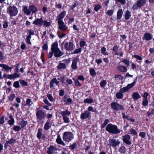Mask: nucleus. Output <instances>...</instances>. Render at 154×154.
I'll return each instance as SVG.
<instances>
[{"label":"nucleus","instance_id":"obj_3","mask_svg":"<svg viewBox=\"0 0 154 154\" xmlns=\"http://www.w3.org/2000/svg\"><path fill=\"white\" fill-rule=\"evenodd\" d=\"M18 12L17 8L15 6H9L7 8V12L11 17L17 15Z\"/></svg>","mask_w":154,"mask_h":154},{"label":"nucleus","instance_id":"obj_13","mask_svg":"<svg viewBox=\"0 0 154 154\" xmlns=\"http://www.w3.org/2000/svg\"><path fill=\"white\" fill-rule=\"evenodd\" d=\"M43 20L42 17L40 18H37L35 20L33 23L35 25L42 26L43 24Z\"/></svg>","mask_w":154,"mask_h":154},{"label":"nucleus","instance_id":"obj_20","mask_svg":"<svg viewBox=\"0 0 154 154\" xmlns=\"http://www.w3.org/2000/svg\"><path fill=\"white\" fill-rule=\"evenodd\" d=\"M132 97L134 100H138L141 97L140 96L137 92H134L132 95Z\"/></svg>","mask_w":154,"mask_h":154},{"label":"nucleus","instance_id":"obj_51","mask_svg":"<svg viewBox=\"0 0 154 154\" xmlns=\"http://www.w3.org/2000/svg\"><path fill=\"white\" fill-rule=\"evenodd\" d=\"M101 6L99 5H96L94 8V10L96 11H98L101 8Z\"/></svg>","mask_w":154,"mask_h":154},{"label":"nucleus","instance_id":"obj_35","mask_svg":"<svg viewBox=\"0 0 154 154\" xmlns=\"http://www.w3.org/2000/svg\"><path fill=\"white\" fill-rule=\"evenodd\" d=\"M42 131V129L40 128H39L38 130V133L37 135V137L38 139H40L42 136V133L41 132Z\"/></svg>","mask_w":154,"mask_h":154},{"label":"nucleus","instance_id":"obj_59","mask_svg":"<svg viewBox=\"0 0 154 154\" xmlns=\"http://www.w3.org/2000/svg\"><path fill=\"white\" fill-rule=\"evenodd\" d=\"M75 84L76 86H80L81 85V84L79 82L78 79L75 80Z\"/></svg>","mask_w":154,"mask_h":154},{"label":"nucleus","instance_id":"obj_32","mask_svg":"<svg viewBox=\"0 0 154 154\" xmlns=\"http://www.w3.org/2000/svg\"><path fill=\"white\" fill-rule=\"evenodd\" d=\"M50 123L49 122H47L45 124L44 128L46 130H48L50 128Z\"/></svg>","mask_w":154,"mask_h":154},{"label":"nucleus","instance_id":"obj_29","mask_svg":"<svg viewBox=\"0 0 154 154\" xmlns=\"http://www.w3.org/2000/svg\"><path fill=\"white\" fill-rule=\"evenodd\" d=\"M27 124V121H24L22 120L20 123V125L21 126V128H23L25 127Z\"/></svg>","mask_w":154,"mask_h":154},{"label":"nucleus","instance_id":"obj_43","mask_svg":"<svg viewBox=\"0 0 154 154\" xmlns=\"http://www.w3.org/2000/svg\"><path fill=\"white\" fill-rule=\"evenodd\" d=\"M13 86L16 88H19L20 86L19 82L16 81L14 82V83Z\"/></svg>","mask_w":154,"mask_h":154},{"label":"nucleus","instance_id":"obj_60","mask_svg":"<svg viewBox=\"0 0 154 154\" xmlns=\"http://www.w3.org/2000/svg\"><path fill=\"white\" fill-rule=\"evenodd\" d=\"M86 44V42L84 41H81L80 42V45L81 47H83Z\"/></svg>","mask_w":154,"mask_h":154},{"label":"nucleus","instance_id":"obj_45","mask_svg":"<svg viewBox=\"0 0 154 154\" xmlns=\"http://www.w3.org/2000/svg\"><path fill=\"white\" fill-rule=\"evenodd\" d=\"M148 104V100L146 98H144L142 102L143 105L144 106H146Z\"/></svg>","mask_w":154,"mask_h":154},{"label":"nucleus","instance_id":"obj_38","mask_svg":"<svg viewBox=\"0 0 154 154\" xmlns=\"http://www.w3.org/2000/svg\"><path fill=\"white\" fill-rule=\"evenodd\" d=\"M31 38V36H30V35H28L27 36L26 38V42L30 45H31V44L30 41Z\"/></svg>","mask_w":154,"mask_h":154},{"label":"nucleus","instance_id":"obj_26","mask_svg":"<svg viewBox=\"0 0 154 154\" xmlns=\"http://www.w3.org/2000/svg\"><path fill=\"white\" fill-rule=\"evenodd\" d=\"M71 114V113L68 110H66L65 111H63L60 112L63 117L66 116L67 115L69 116Z\"/></svg>","mask_w":154,"mask_h":154},{"label":"nucleus","instance_id":"obj_31","mask_svg":"<svg viewBox=\"0 0 154 154\" xmlns=\"http://www.w3.org/2000/svg\"><path fill=\"white\" fill-rule=\"evenodd\" d=\"M101 51V53L105 55H108V54L106 51V48L104 47L102 48Z\"/></svg>","mask_w":154,"mask_h":154},{"label":"nucleus","instance_id":"obj_1","mask_svg":"<svg viewBox=\"0 0 154 154\" xmlns=\"http://www.w3.org/2000/svg\"><path fill=\"white\" fill-rule=\"evenodd\" d=\"M51 49L54 54V56L56 57H60L64 54L58 48V43L57 42L54 43L52 44Z\"/></svg>","mask_w":154,"mask_h":154},{"label":"nucleus","instance_id":"obj_2","mask_svg":"<svg viewBox=\"0 0 154 154\" xmlns=\"http://www.w3.org/2000/svg\"><path fill=\"white\" fill-rule=\"evenodd\" d=\"M106 130L108 132L114 134L119 133L121 132L120 130L118 129L117 126L111 124L107 125Z\"/></svg>","mask_w":154,"mask_h":154},{"label":"nucleus","instance_id":"obj_48","mask_svg":"<svg viewBox=\"0 0 154 154\" xmlns=\"http://www.w3.org/2000/svg\"><path fill=\"white\" fill-rule=\"evenodd\" d=\"M106 84V82L105 80L102 81L100 83V85L103 88H104L105 85Z\"/></svg>","mask_w":154,"mask_h":154},{"label":"nucleus","instance_id":"obj_30","mask_svg":"<svg viewBox=\"0 0 154 154\" xmlns=\"http://www.w3.org/2000/svg\"><path fill=\"white\" fill-rule=\"evenodd\" d=\"M131 16V15H130V12L129 11H127L125 14V19L126 20H128L130 18Z\"/></svg>","mask_w":154,"mask_h":154},{"label":"nucleus","instance_id":"obj_50","mask_svg":"<svg viewBox=\"0 0 154 154\" xmlns=\"http://www.w3.org/2000/svg\"><path fill=\"white\" fill-rule=\"evenodd\" d=\"M82 51V48H79L77 49H76L74 51L73 54H78L80 53Z\"/></svg>","mask_w":154,"mask_h":154},{"label":"nucleus","instance_id":"obj_11","mask_svg":"<svg viewBox=\"0 0 154 154\" xmlns=\"http://www.w3.org/2000/svg\"><path fill=\"white\" fill-rule=\"evenodd\" d=\"M59 26V29L61 30L62 31H65L67 29V27L66 26L63 21H60L57 22Z\"/></svg>","mask_w":154,"mask_h":154},{"label":"nucleus","instance_id":"obj_36","mask_svg":"<svg viewBox=\"0 0 154 154\" xmlns=\"http://www.w3.org/2000/svg\"><path fill=\"white\" fill-rule=\"evenodd\" d=\"M84 102L85 103H90L93 102V100L92 99L87 98L84 100Z\"/></svg>","mask_w":154,"mask_h":154},{"label":"nucleus","instance_id":"obj_64","mask_svg":"<svg viewBox=\"0 0 154 154\" xmlns=\"http://www.w3.org/2000/svg\"><path fill=\"white\" fill-rule=\"evenodd\" d=\"M154 114V109H152V110L150 112H147V115L148 116H150L151 115H152Z\"/></svg>","mask_w":154,"mask_h":154},{"label":"nucleus","instance_id":"obj_8","mask_svg":"<svg viewBox=\"0 0 154 154\" xmlns=\"http://www.w3.org/2000/svg\"><path fill=\"white\" fill-rule=\"evenodd\" d=\"M109 141V145L113 147H115L116 146H118L120 143V142L119 140L115 139H110Z\"/></svg>","mask_w":154,"mask_h":154},{"label":"nucleus","instance_id":"obj_7","mask_svg":"<svg viewBox=\"0 0 154 154\" xmlns=\"http://www.w3.org/2000/svg\"><path fill=\"white\" fill-rule=\"evenodd\" d=\"M62 44H64V48L65 49L68 51H72L75 48V46L73 42H64L62 43Z\"/></svg>","mask_w":154,"mask_h":154},{"label":"nucleus","instance_id":"obj_33","mask_svg":"<svg viewBox=\"0 0 154 154\" xmlns=\"http://www.w3.org/2000/svg\"><path fill=\"white\" fill-rule=\"evenodd\" d=\"M3 78L6 79H12V74L7 75L6 73H5L3 75Z\"/></svg>","mask_w":154,"mask_h":154},{"label":"nucleus","instance_id":"obj_12","mask_svg":"<svg viewBox=\"0 0 154 154\" xmlns=\"http://www.w3.org/2000/svg\"><path fill=\"white\" fill-rule=\"evenodd\" d=\"M91 117V113L88 111H86L84 113H82L80 116L81 119H84L88 118Z\"/></svg>","mask_w":154,"mask_h":154},{"label":"nucleus","instance_id":"obj_44","mask_svg":"<svg viewBox=\"0 0 154 154\" xmlns=\"http://www.w3.org/2000/svg\"><path fill=\"white\" fill-rule=\"evenodd\" d=\"M52 81L53 82H54V83H55L58 86H59V82L57 80L56 78H54L52 79Z\"/></svg>","mask_w":154,"mask_h":154},{"label":"nucleus","instance_id":"obj_9","mask_svg":"<svg viewBox=\"0 0 154 154\" xmlns=\"http://www.w3.org/2000/svg\"><path fill=\"white\" fill-rule=\"evenodd\" d=\"M131 139L130 136L128 134L122 136V140L123 142L128 145H130L131 144V142L130 140Z\"/></svg>","mask_w":154,"mask_h":154},{"label":"nucleus","instance_id":"obj_42","mask_svg":"<svg viewBox=\"0 0 154 154\" xmlns=\"http://www.w3.org/2000/svg\"><path fill=\"white\" fill-rule=\"evenodd\" d=\"M122 62H123L127 66H128L129 65V60L124 59L122 60Z\"/></svg>","mask_w":154,"mask_h":154},{"label":"nucleus","instance_id":"obj_58","mask_svg":"<svg viewBox=\"0 0 154 154\" xmlns=\"http://www.w3.org/2000/svg\"><path fill=\"white\" fill-rule=\"evenodd\" d=\"M113 13V11L112 10H109L107 12V14L111 16L112 15Z\"/></svg>","mask_w":154,"mask_h":154},{"label":"nucleus","instance_id":"obj_46","mask_svg":"<svg viewBox=\"0 0 154 154\" xmlns=\"http://www.w3.org/2000/svg\"><path fill=\"white\" fill-rule=\"evenodd\" d=\"M15 140L13 139L12 138H11L9 140H8L6 142V144H12V143H14Z\"/></svg>","mask_w":154,"mask_h":154},{"label":"nucleus","instance_id":"obj_56","mask_svg":"<svg viewBox=\"0 0 154 154\" xmlns=\"http://www.w3.org/2000/svg\"><path fill=\"white\" fill-rule=\"evenodd\" d=\"M43 23H44V25L46 27H48L50 25V23L46 20L43 21Z\"/></svg>","mask_w":154,"mask_h":154},{"label":"nucleus","instance_id":"obj_19","mask_svg":"<svg viewBox=\"0 0 154 154\" xmlns=\"http://www.w3.org/2000/svg\"><path fill=\"white\" fill-rule=\"evenodd\" d=\"M56 141L57 143L58 144H61L63 146L65 145V143L63 142L60 137V135H58L57 136V137L56 139Z\"/></svg>","mask_w":154,"mask_h":154},{"label":"nucleus","instance_id":"obj_57","mask_svg":"<svg viewBox=\"0 0 154 154\" xmlns=\"http://www.w3.org/2000/svg\"><path fill=\"white\" fill-rule=\"evenodd\" d=\"M115 78H118L122 80L123 79V77L120 75H116L115 76Z\"/></svg>","mask_w":154,"mask_h":154},{"label":"nucleus","instance_id":"obj_54","mask_svg":"<svg viewBox=\"0 0 154 154\" xmlns=\"http://www.w3.org/2000/svg\"><path fill=\"white\" fill-rule=\"evenodd\" d=\"M20 83L23 85L26 86L27 85V83L26 82L23 80H21L20 81Z\"/></svg>","mask_w":154,"mask_h":154},{"label":"nucleus","instance_id":"obj_41","mask_svg":"<svg viewBox=\"0 0 154 154\" xmlns=\"http://www.w3.org/2000/svg\"><path fill=\"white\" fill-rule=\"evenodd\" d=\"M63 119L64 122L66 123H69L70 122L69 118L67 116L63 117Z\"/></svg>","mask_w":154,"mask_h":154},{"label":"nucleus","instance_id":"obj_47","mask_svg":"<svg viewBox=\"0 0 154 154\" xmlns=\"http://www.w3.org/2000/svg\"><path fill=\"white\" fill-rule=\"evenodd\" d=\"M90 74L92 76H94L96 75V73L95 72V70L93 69H91L90 70Z\"/></svg>","mask_w":154,"mask_h":154},{"label":"nucleus","instance_id":"obj_23","mask_svg":"<svg viewBox=\"0 0 154 154\" xmlns=\"http://www.w3.org/2000/svg\"><path fill=\"white\" fill-rule=\"evenodd\" d=\"M29 8L32 13H35L37 11L36 7L33 5H29Z\"/></svg>","mask_w":154,"mask_h":154},{"label":"nucleus","instance_id":"obj_62","mask_svg":"<svg viewBox=\"0 0 154 154\" xmlns=\"http://www.w3.org/2000/svg\"><path fill=\"white\" fill-rule=\"evenodd\" d=\"M139 135L142 138H144L146 136V133L144 132H140Z\"/></svg>","mask_w":154,"mask_h":154},{"label":"nucleus","instance_id":"obj_17","mask_svg":"<svg viewBox=\"0 0 154 154\" xmlns=\"http://www.w3.org/2000/svg\"><path fill=\"white\" fill-rule=\"evenodd\" d=\"M0 66L2 67L4 70L6 71L11 70L12 68V67H10L8 65L5 64H0Z\"/></svg>","mask_w":154,"mask_h":154},{"label":"nucleus","instance_id":"obj_24","mask_svg":"<svg viewBox=\"0 0 154 154\" xmlns=\"http://www.w3.org/2000/svg\"><path fill=\"white\" fill-rule=\"evenodd\" d=\"M123 11L122 9H120L118 11L117 13V19H120L122 15Z\"/></svg>","mask_w":154,"mask_h":154},{"label":"nucleus","instance_id":"obj_61","mask_svg":"<svg viewBox=\"0 0 154 154\" xmlns=\"http://www.w3.org/2000/svg\"><path fill=\"white\" fill-rule=\"evenodd\" d=\"M64 93L65 92L64 90L63 89H62L60 91L59 94L60 96H62L64 95Z\"/></svg>","mask_w":154,"mask_h":154},{"label":"nucleus","instance_id":"obj_14","mask_svg":"<svg viewBox=\"0 0 154 154\" xmlns=\"http://www.w3.org/2000/svg\"><path fill=\"white\" fill-rule=\"evenodd\" d=\"M66 12L65 11H63L61 13H60L59 15L57 17V18L56 19V20H58V22L60 21H63L61 20L64 17L65 14Z\"/></svg>","mask_w":154,"mask_h":154},{"label":"nucleus","instance_id":"obj_39","mask_svg":"<svg viewBox=\"0 0 154 154\" xmlns=\"http://www.w3.org/2000/svg\"><path fill=\"white\" fill-rule=\"evenodd\" d=\"M88 110L89 112L90 111L94 112H96L97 111L96 109H94L91 106H90L88 108Z\"/></svg>","mask_w":154,"mask_h":154},{"label":"nucleus","instance_id":"obj_5","mask_svg":"<svg viewBox=\"0 0 154 154\" xmlns=\"http://www.w3.org/2000/svg\"><path fill=\"white\" fill-rule=\"evenodd\" d=\"M146 3V0H138L137 1L136 3L134 4L132 8L134 10H137L138 8L143 6Z\"/></svg>","mask_w":154,"mask_h":154},{"label":"nucleus","instance_id":"obj_4","mask_svg":"<svg viewBox=\"0 0 154 154\" xmlns=\"http://www.w3.org/2000/svg\"><path fill=\"white\" fill-rule=\"evenodd\" d=\"M73 135L72 133L65 132L63 134V138L64 140L68 142L71 141L73 138Z\"/></svg>","mask_w":154,"mask_h":154},{"label":"nucleus","instance_id":"obj_28","mask_svg":"<svg viewBox=\"0 0 154 154\" xmlns=\"http://www.w3.org/2000/svg\"><path fill=\"white\" fill-rule=\"evenodd\" d=\"M137 77H136L134 81L133 82L130 84H128L126 86L128 90L132 88L135 84L137 80Z\"/></svg>","mask_w":154,"mask_h":154},{"label":"nucleus","instance_id":"obj_63","mask_svg":"<svg viewBox=\"0 0 154 154\" xmlns=\"http://www.w3.org/2000/svg\"><path fill=\"white\" fill-rule=\"evenodd\" d=\"M54 53L52 51L51 52H49L48 55V58H51L52 57Z\"/></svg>","mask_w":154,"mask_h":154},{"label":"nucleus","instance_id":"obj_55","mask_svg":"<svg viewBox=\"0 0 154 154\" xmlns=\"http://www.w3.org/2000/svg\"><path fill=\"white\" fill-rule=\"evenodd\" d=\"M47 97L48 98V99L51 101H53V98L52 96L51 95V94H48L47 95Z\"/></svg>","mask_w":154,"mask_h":154},{"label":"nucleus","instance_id":"obj_34","mask_svg":"<svg viewBox=\"0 0 154 154\" xmlns=\"http://www.w3.org/2000/svg\"><path fill=\"white\" fill-rule=\"evenodd\" d=\"M128 89L127 88V87H124L122 88H121L120 89V91H121L122 93H125L126 92H127L128 91Z\"/></svg>","mask_w":154,"mask_h":154},{"label":"nucleus","instance_id":"obj_27","mask_svg":"<svg viewBox=\"0 0 154 154\" xmlns=\"http://www.w3.org/2000/svg\"><path fill=\"white\" fill-rule=\"evenodd\" d=\"M124 96V94L119 90V92H117L116 94V97L118 99H121Z\"/></svg>","mask_w":154,"mask_h":154},{"label":"nucleus","instance_id":"obj_40","mask_svg":"<svg viewBox=\"0 0 154 154\" xmlns=\"http://www.w3.org/2000/svg\"><path fill=\"white\" fill-rule=\"evenodd\" d=\"M77 144L75 142H74L72 145L69 146V148L71 150H73L75 148Z\"/></svg>","mask_w":154,"mask_h":154},{"label":"nucleus","instance_id":"obj_21","mask_svg":"<svg viewBox=\"0 0 154 154\" xmlns=\"http://www.w3.org/2000/svg\"><path fill=\"white\" fill-rule=\"evenodd\" d=\"M117 68L119 71L123 72H126L127 71V68L124 66H117Z\"/></svg>","mask_w":154,"mask_h":154},{"label":"nucleus","instance_id":"obj_16","mask_svg":"<svg viewBox=\"0 0 154 154\" xmlns=\"http://www.w3.org/2000/svg\"><path fill=\"white\" fill-rule=\"evenodd\" d=\"M152 36L149 33H145L143 37V40H145L146 41H149L152 39Z\"/></svg>","mask_w":154,"mask_h":154},{"label":"nucleus","instance_id":"obj_10","mask_svg":"<svg viewBox=\"0 0 154 154\" xmlns=\"http://www.w3.org/2000/svg\"><path fill=\"white\" fill-rule=\"evenodd\" d=\"M36 116L39 120L43 119L45 116V113L42 110H38V109L36 111Z\"/></svg>","mask_w":154,"mask_h":154},{"label":"nucleus","instance_id":"obj_53","mask_svg":"<svg viewBox=\"0 0 154 154\" xmlns=\"http://www.w3.org/2000/svg\"><path fill=\"white\" fill-rule=\"evenodd\" d=\"M20 74H18L17 73H14L13 74H12V79L14 78H18V77H20Z\"/></svg>","mask_w":154,"mask_h":154},{"label":"nucleus","instance_id":"obj_49","mask_svg":"<svg viewBox=\"0 0 154 154\" xmlns=\"http://www.w3.org/2000/svg\"><path fill=\"white\" fill-rule=\"evenodd\" d=\"M130 134H133L135 135H137V132L135 130L133 129H130Z\"/></svg>","mask_w":154,"mask_h":154},{"label":"nucleus","instance_id":"obj_37","mask_svg":"<svg viewBox=\"0 0 154 154\" xmlns=\"http://www.w3.org/2000/svg\"><path fill=\"white\" fill-rule=\"evenodd\" d=\"M21 128L19 126L15 125L14 126L13 128L14 130L16 131H19L21 129Z\"/></svg>","mask_w":154,"mask_h":154},{"label":"nucleus","instance_id":"obj_22","mask_svg":"<svg viewBox=\"0 0 154 154\" xmlns=\"http://www.w3.org/2000/svg\"><path fill=\"white\" fill-rule=\"evenodd\" d=\"M66 67L65 64L63 63L60 62L59 65L57 66L58 69H65Z\"/></svg>","mask_w":154,"mask_h":154},{"label":"nucleus","instance_id":"obj_25","mask_svg":"<svg viewBox=\"0 0 154 154\" xmlns=\"http://www.w3.org/2000/svg\"><path fill=\"white\" fill-rule=\"evenodd\" d=\"M23 11L25 14L28 15H30L31 13V11L27 8V7L26 5H24L23 7Z\"/></svg>","mask_w":154,"mask_h":154},{"label":"nucleus","instance_id":"obj_18","mask_svg":"<svg viewBox=\"0 0 154 154\" xmlns=\"http://www.w3.org/2000/svg\"><path fill=\"white\" fill-rule=\"evenodd\" d=\"M118 151L122 154H124L127 151V149L124 146H122L119 147Z\"/></svg>","mask_w":154,"mask_h":154},{"label":"nucleus","instance_id":"obj_15","mask_svg":"<svg viewBox=\"0 0 154 154\" xmlns=\"http://www.w3.org/2000/svg\"><path fill=\"white\" fill-rule=\"evenodd\" d=\"M79 60V59L74 58L72 61L71 67L73 69H75L77 68V63Z\"/></svg>","mask_w":154,"mask_h":154},{"label":"nucleus","instance_id":"obj_6","mask_svg":"<svg viewBox=\"0 0 154 154\" xmlns=\"http://www.w3.org/2000/svg\"><path fill=\"white\" fill-rule=\"evenodd\" d=\"M112 109L114 110L119 111L125 109L124 106L117 102H113L111 104Z\"/></svg>","mask_w":154,"mask_h":154},{"label":"nucleus","instance_id":"obj_52","mask_svg":"<svg viewBox=\"0 0 154 154\" xmlns=\"http://www.w3.org/2000/svg\"><path fill=\"white\" fill-rule=\"evenodd\" d=\"M31 102V100L30 99H28L26 101V105L28 106H31V104L30 103Z\"/></svg>","mask_w":154,"mask_h":154}]
</instances>
